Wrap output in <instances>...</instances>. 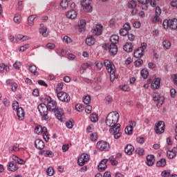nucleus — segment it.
Returning a JSON list of instances; mask_svg holds the SVG:
<instances>
[{"mask_svg": "<svg viewBox=\"0 0 177 177\" xmlns=\"http://www.w3.org/2000/svg\"><path fill=\"white\" fill-rule=\"evenodd\" d=\"M120 120V114L118 112L109 113L105 120V124L107 127H109V132L111 135H113L114 139H118L121 136V124L118 122Z\"/></svg>", "mask_w": 177, "mask_h": 177, "instance_id": "1", "label": "nucleus"}, {"mask_svg": "<svg viewBox=\"0 0 177 177\" xmlns=\"http://www.w3.org/2000/svg\"><path fill=\"white\" fill-rule=\"evenodd\" d=\"M104 65L106 67L108 73H110V80L111 82H113V81L115 80V66L109 59L104 62Z\"/></svg>", "mask_w": 177, "mask_h": 177, "instance_id": "2", "label": "nucleus"}, {"mask_svg": "<svg viewBox=\"0 0 177 177\" xmlns=\"http://www.w3.org/2000/svg\"><path fill=\"white\" fill-rule=\"evenodd\" d=\"M37 109L40 113L41 120L44 121H48V120L49 119V117L48 116V113L49 111V109H48L46 104L44 103L39 104L37 106Z\"/></svg>", "mask_w": 177, "mask_h": 177, "instance_id": "3", "label": "nucleus"}, {"mask_svg": "<svg viewBox=\"0 0 177 177\" xmlns=\"http://www.w3.org/2000/svg\"><path fill=\"white\" fill-rule=\"evenodd\" d=\"M146 48H147V44L145 42L142 43L141 46L134 51V57H136L137 59H140V57L145 55V50Z\"/></svg>", "mask_w": 177, "mask_h": 177, "instance_id": "4", "label": "nucleus"}, {"mask_svg": "<svg viewBox=\"0 0 177 177\" xmlns=\"http://www.w3.org/2000/svg\"><path fill=\"white\" fill-rule=\"evenodd\" d=\"M155 133L158 135H161V133H164L165 131V123L164 121H159L156 124L154 128Z\"/></svg>", "mask_w": 177, "mask_h": 177, "instance_id": "5", "label": "nucleus"}, {"mask_svg": "<svg viewBox=\"0 0 177 177\" xmlns=\"http://www.w3.org/2000/svg\"><path fill=\"white\" fill-rule=\"evenodd\" d=\"M57 96L60 102L68 103L70 102V95L64 91H59L57 93Z\"/></svg>", "mask_w": 177, "mask_h": 177, "instance_id": "6", "label": "nucleus"}, {"mask_svg": "<svg viewBox=\"0 0 177 177\" xmlns=\"http://www.w3.org/2000/svg\"><path fill=\"white\" fill-rule=\"evenodd\" d=\"M55 115L59 121L63 122L66 120V116L64 115V111L63 109L60 107H57L56 110L55 111Z\"/></svg>", "mask_w": 177, "mask_h": 177, "instance_id": "7", "label": "nucleus"}, {"mask_svg": "<svg viewBox=\"0 0 177 177\" xmlns=\"http://www.w3.org/2000/svg\"><path fill=\"white\" fill-rule=\"evenodd\" d=\"M81 6L84 10L88 13H91V12H92V0H83L81 2Z\"/></svg>", "mask_w": 177, "mask_h": 177, "instance_id": "8", "label": "nucleus"}, {"mask_svg": "<svg viewBox=\"0 0 177 177\" xmlns=\"http://www.w3.org/2000/svg\"><path fill=\"white\" fill-rule=\"evenodd\" d=\"M97 148L101 151H109L110 150V144L107 142L100 141L97 143Z\"/></svg>", "mask_w": 177, "mask_h": 177, "instance_id": "9", "label": "nucleus"}, {"mask_svg": "<svg viewBox=\"0 0 177 177\" xmlns=\"http://www.w3.org/2000/svg\"><path fill=\"white\" fill-rule=\"evenodd\" d=\"M47 102V109L49 111H55L57 109V102L49 97Z\"/></svg>", "mask_w": 177, "mask_h": 177, "instance_id": "10", "label": "nucleus"}, {"mask_svg": "<svg viewBox=\"0 0 177 177\" xmlns=\"http://www.w3.org/2000/svg\"><path fill=\"white\" fill-rule=\"evenodd\" d=\"M88 161H89V155L87 153H83L79 158L77 162L80 167H84L85 163L88 162Z\"/></svg>", "mask_w": 177, "mask_h": 177, "instance_id": "11", "label": "nucleus"}, {"mask_svg": "<svg viewBox=\"0 0 177 177\" xmlns=\"http://www.w3.org/2000/svg\"><path fill=\"white\" fill-rule=\"evenodd\" d=\"M153 99L154 102H158L157 106H158V104L162 106V103H164L165 100V97H164V96H160V93H158L153 94Z\"/></svg>", "mask_w": 177, "mask_h": 177, "instance_id": "12", "label": "nucleus"}, {"mask_svg": "<svg viewBox=\"0 0 177 177\" xmlns=\"http://www.w3.org/2000/svg\"><path fill=\"white\" fill-rule=\"evenodd\" d=\"M107 161H109L108 159H103L101 160L98 165V171L100 172H103V171H106L107 169Z\"/></svg>", "mask_w": 177, "mask_h": 177, "instance_id": "13", "label": "nucleus"}, {"mask_svg": "<svg viewBox=\"0 0 177 177\" xmlns=\"http://www.w3.org/2000/svg\"><path fill=\"white\" fill-rule=\"evenodd\" d=\"M108 48L109 49V53L111 56H115L117 55V53L118 52V48H117L116 44H110L108 46Z\"/></svg>", "mask_w": 177, "mask_h": 177, "instance_id": "14", "label": "nucleus"}, {"mask_svg": "<svg viewBox=\"0 0 177 177\" xmlns=\"http://www.w3.org/2000/svg\"><path fill=\"white\" fill-rule=\"evenodd\" d=\"M35 146L36 149H38V150H42L44 147H45V142H44L41 139H37L35 141Z\"/></svg>", "mask_w": 177, "mask_h": 177, "instance_id": "15", "label": "nucleus"}, {"mask_svg": "<svg viewBox=\"0 0 177 177\" xmlns=\"http://www.w3.org/2000/svg\"><path fill=\"white\" fill-rule=\"evenodd\" d=\"M39 34H41L42 37H48V28L45 27L44 24H40V28L39 29Z\"/></svg>", "mask_w": 177, "mask_h": 177, "instance_id": "16", "label": "nucleus"}, {"mask_svg": "<svg viewBox=\"0 0 177 177\" xmlns=\"http://www.w3.org/2000/svg\"><path fill=\"white\" fill-rule=\"evenodd\" d=\"M103 30V26L102 25H97L95 28L92 30V32L94 35L97 37L98 35H102V31Z\"/></svg>", "mask_w": 177, "mask_h": 177, "instance_id": "17", "label": "nucleus"}, {"mask_svg": "<svg viewBox=\"0 0 177 177\" xmlns=\"http://www.w3.org/2000/svg\"><path fill=\"white\" fill-rule=\"evenodd\" d=\"M86 22L85 20L82 19L79 21L78 27L80 32H84L86 30Z\"/></svg>", "mask_w": 177, "mask_h": 177, "instance_id": "18", "label": "nucleus"}, {"mask_svg": "<svg viewBox=\"0 0 177 177\" xmlns=\"http://www.w3.org/2000/svg\"><path fill=\"white\" fill-rule=\"evenodd\" d=\"M89 67H92V62H87L86 64H82V66L80 70V74H84L86 71L87 68H89Z\"/></svg>", "mask_w": 177, "mask_h": 177, "instance_id": "19", "label": "nucleus"}, {"mask_svg": "<svg viewBox=\"0 0 177 177\" xmlns=\"http://www.w3.org/2000/svg\"><path fill=\"white\" fill-rule=\"evenodd\" d=\"M8 171H11V172H15V171H17L19 169V167L14 161L10 162L8 165Z\"/></svg>", "mask_w": 177, "mask_h": 177, "instance_id": "20", "label": "nucleus"}, {"mask_svg": "<svg viewBox=\"0 0 177 177\" xmlns=\"http://www.w3.org/2000/svg\"><path fill=\"white\" fill-rule=\"evenodd\" d=\"M160 78L157 77L153 80L151 86L152 89H158V88H160Z\"/></svg>", "mask_w": 177, "mask_h": 177, "instance_id": "21", "label": "nucleus"}, {"mask_svg": "<svg viewBox=\"0 0 177 177\" xmlns=\"http://www.w3.org/2000/svg\"><path fill=\"white\" fill-rule=\"evenodd\" d=\"M17 111V115L21 121H23L24 120V110L23 108L20 107L18 108V109L16 111Z\"/></svg>", "mask_w": 177, "mask_h": 177, "instance_id": "22", "label": "nucleus"}, {"mask_svg": "<svg viewBox=\"0 0 177 177\" xmlns=\"http://www.w3.org/2000/svg\"><path fill=\"white\" fill-rule=\"evenodd\" d=\"M169 28L171 30H176L177 28V19H173L169 20Z\"/></svg>", "mask_w": 177, "mask_h": 177, "instance_id": "23", "label": "nucleus"}, {"mask_svg": "<svg viewBox=\"0 0 177 177\" xmlns=\"http://www.w3.org/2000/svg\"><path fill=\"white\" fill-rule=\"evenodd\" d=\"M154 155H148L147 156V165H149V167H151L154 164Z\"/></svg>", "mask_w": 177, "mask_h": 177, "instance_id": "24", "label": "nucleus"}, {"mask_svg": "<svg viewBox=\"0 0 177 177\" xmlns=\"http://www.w3.org/2000/svg\"><path fill=\"white\" fill-rule=\"evenodd\" d=\"M133 150H135V148L132 145H127V147L124 148V151L126 154H128V156H131L132 153L133 152Z\"/></svg>", "mask_w": 177, "mask_h": 177, "instance_id": "25", "label": "nucleus"}, {"mask_svg": "<svg viewBox=\"0 0 177 177\" xmlns=\"http://www.w3.org/2000/svg\"><path fill=\"white\" fill-rule=\"evenodd\" d=\"M66 16L68 17V19H75V17H77V12L73 10L68 11Z\"/></svg>", "mask_w": 177, "mask_h": 177, "instance_id": "26", "label": "nucleus"}, {"mask_svg": "<svg viewBox=\"0 0 177 177\" xmlns=\"http://www.w3.org/2000/svg\"><path fill=\"white\" fill-rule=\"evenodd\" d=\"M95 42H96V39H95V37H93V36L86 39V44L88 46H92V45H95Z\"/></svg>", "mask_w": 177, "mask_h": 177, "instance_id": "27", "label": "nucleus"}, {"mask_svg": "<svg viewBox=\"0 0 177 177\" xmlns=\"http://www.w3.org/2000/svg\"><path fill=\"white\" fill-rule=\"evenodd\" d=\"M118 39H120V37H118V35H113L110 38V42L111 45H117L118 44Z\"/></svg>", "mask_w": 177, "mask_h": 177, "instance_id": "28", "label": "nucleus"}, {"mask_svg": "<svg viewBox=\"0 0 177 177\" xmlns=\"http://www.w3.org/2000/svg\"><path fill=\"white\" fill-rule=\"evenodd\" d=\"M141 5H145L142 7V10H147V3H150V0H138Z\"/></svg>", "mask_w": 177, "mask_h": 177, "instance_id": "29", "label": "nucleus"}, {"mask_svg": "<svg viewBox=\"0 0 177 177\" xmlns=\"http://www.w3.org/2000/svg\"><path fill=\"white\" fill-rule=\"evenodd\" d=\"M124 50L125 52H132L133 50V48L132 47V44L131 43H127L124 46H123Z\"/></svg>", "mask_w": 177, "mask_h": 177, "instance_id": "30", "label": "nucleus"}, {"mask_svg": "<svg viewBox=\"0 0 177 177\" xmlns=\"http://www.w3.org/2000/svg\"><path fill=\"white\" fill-rule=\"evenodd\" d=\"M162 46L165 50H168L171 49V41H169V40H165L162 42Z\"/></svg>", "mask_w": 177, "mask_h": 177, "instance_id": "31", "label": "nucleus"}, {"mask_svg": "<svg viewBox=\"0 0 177 177\" xmlns=\"http://www.w3.org/2000/svg\"><path fill=\"white\" fill-rule=\"evenodd\" d=\"M29 71L34 74V75H38V71H37V66L34 64L29 66Z\"/></svg>", "mask_w": 177, "mask_h": 177, "instance_id": "32", "label": "nucleus"}, {"mask_svg": "<svg viewBox=\"0 0 177 177\" xmlns=\"http://www.w3.org/2000/svg\"><path fill=\"white\" fill-rule=\"evenodd\" d=\"M35 19H37V15H30L28 17V23L29 26H30L31 27L34 26V20H35Z\"/></svg>", "mask_w": 177, "mask_h": 177, "instance_id": "33", "label": "nucleus"}, {"mask_svg": "<svg viewBox=\"0 0 177 177\" xmlns=\"http://www.w3.org/2000/svg\"><path fill=\"white\" fill-rule=\"evenodd\" d=\"M91 100H92V98L89 95H86L83 97V103H84V104H89V103H91Z\"/></svg>", "mask_w": 177, "mask_h": 177, "instance_id": "34", "label": "nucleus"}, {"mask_svg": "<svg viewBox=\"0 0 177 177\" xmlns=\"http://www.w3.org/2000/svg\"><path fill=\"white\" fill-rule=\"evenodd\" d=\"M71 0H62L60 3L61 7L62 9H67L68 8V2H70Z\"/></svg>", "mask_w": 177, "mask_h": 177, "instance_id": "35", "label": "nucleus"}, {"mask_svg": "<svg viewBox=\"0 0 177 177\" xmlns=\"http://www.w3.org/2000/svg\"><path fill=\"white\" fill-rule=\"evenodd\" d=\"M12 160L18 164H24V160L16 156H12Z\"/></svg>", "mask_w": 177, "mask_h": 177, "instance_id": "36", "label": "nucleus"}, {"mask_svg": "<svg viewBox=\"0 0 177 177\" xmlns=\"http://www.w3.org/2000/svg\"><path fill=\"white\" fill-rule=\"evenodd\" d=\"M165 164H167V160L165 158H162L157 162L156 165L157 167H165Z\"/></svg>", "mask_w": 177, "mask_h": 177, "instance_id": "37", "label": "nucleus"}, {"mask_svg": "<svg viewBox=\"0 0 177 177\" xmlns=\"http://www.w3.org/2000/svg\"><path fill=\"white\" fill-rule=\"evenodd\" d=\"M167 154L168 158H174V157L176 156V153L174 151V149L171 151H168Z\"/></svg>", "mask_w": 177, "mask_h": 177, "instance_id": "38", "label": "nucleus"}, {"mask_svg": "<svg viewBox=\"0 0 177 177\" xmlns=\"http://www.w3.org/2000/svg\"><path fill=\"white\" fill-rule=\"evenodd\" d=\"M140 74L142 78L146 79L149 76V71L147 69H142L140 72Z\"/></svg>", "mask_w": 177, "mask_h": 177, "instance_id": "39", "label": "nucleus"}, {"mask_svg": "<svg viewBox=\"0 0 177 177\" xmlns=\"http://www.w3.org/2000/svg\"><path fill=\"white\" fill-rule=\"evenodd\" d=\"M125 133L127 135H132V132H133V129L129 126H127L124 129Z\"/></svg>", "mask_w": 177, "mask_h": 177, "instance_id": "40", "label": "nucleus"}, {"mask_svg": "<svg viewBox=\"0 0 177 177\" xmlns=\"http://www.w3.org/2000/svg\"><path fill=\"white\" fill-rule=\"evenodd\" d=\"M90 118H91V121L92 122H97V121L99 120L97 114H91L90 116Z\"/></svg>", "mask_w": 177, "mask_h": 177, "instance_id": "41", "label": "nucleus"}, {"mask_svg": "<svg viewBox=\"0 0 177 177\" xmlns=\"http://www.w3.org/2000/svg\"><path fill=\"white\" fill-rule=\"evenodd\" d=\"M46 172L48 176H53V174H55V170L53 169V167H48Z\"/></svg>", "mask_w": 177, "mask_h": 177, "instance_id": "42", "label": "nucleus"}, {"mask_svg": "<svg viewBox=\"0 0 177 177\" xmlns=\"http://www.w3.org/2000/svg\"><path fill=\"white\" fill-rule=\"evenodd\" d=\"M129 8L130 9H135L136 8V2L133 0L129 2Z\"/></svg>", "mask_w": 177, "mask_h": 177, "instance_id": "43", "label": "nucleus"}, {"mask_svg": "<svg viewBox=\"0 0 177 177\" xmlns=\"http://www.w3.org/2000/svg\"><path fill=\"white\" fill-rule=\"evenodd\" d=\"M95 64L97 68H98V70H102V68H103V62H102L96 61L95 62Z\"/></svg>", "mask_w": 177, "mask_h": 177, "instance_id": "44", "label": "nucleus"}, {"mask_svg": "<svg viewBox=\"0 0 177 177\" xmlns=\"http://www.w3.org/2000/svg\"><path fill=\"white\" fill-rule=\"evenodd\" d=\"M21 20V17L20 15H17L14 17V22L15 24H20Z\"/></svg>", "mask_w": 177, "mask_h": 177, "instance_id": "45", "label": "nucleus"}, {"mask_svg": "<svg viewBox=\"0 0 177 177\" xmlns=\"http://www.w3.org/2000/svg\"><path fill=\"white\" fill-rule=\"evenodd\" d=\"M136 151L138 156H143L145 154V150L142 148H137Z\"/></svg>", "mask_w": 177, "mask_h": 177, "instance_id": "46", "label": "nucleus"}, {"mask_svg": "<svg viewBox=\"0 0 177 177\" xmlns=\"http://www.w3.org/2000/svg\"><path fill=\"white\" fill-rule=\"evenodd\" d=\"M129 32L127 31L126 29H124V28L120 30V34L122 37H125V35H128Z\"/></svg>", "mask_w": 177, "mask_h": 177, "instance_id": "47", "label": "nucleus"}, {"mask_svg": "<svg viewBox=\"0 0 177 177\" xmlns=\"http://www.w3.org/2000/svg\"><path fill=\"white\" fill-rule=\"evenodd\" d=\"M19 144H15L12 147L10 148V151H19L20 148H19Z\"/></svg>", "mask_w": 177, "mask_h": 177, "instance_id": "48", "label": "nucleus"}, {"mask_svg": "<svg viewBox=\"0 0 177 177\" xmlns=\"http://www.w3.org/2000/svg\"><path fill=\"white\" fill-rule=\"evenodd\" d=\"M41 129H42V126L39 125L36 127L35 129V133H37V135H39V133H42V131H41Z\"/></svg>", "mask_w": 177, "mask_h": 177, "instance_id": "49", "label": "nucleus"}, {"mask_svg": "<svg viewBox=\"0 0 177 177\" xmlns=\"http://www.w3.org/2000/svg\"><path fill=\"white\" fill-rule=\"evenodd\" d=\"M44 157H50V158L53 157V152L50 150L46 151V153H44Z\"/></svg>", "mask_w": 177, "mask_h": 177, "instance_id": "50", "label": "nucleus"}, {"mask_svg": "<svg viewBox=\"0 0 177 177\" xmlns=\"http://www.w3.org/2000/svg\"><path fill=\"white\" fill-rule=\"evenodd\" d=\"M90 138H91V140H92V142H94V140H97V133H91L90 136Z\"/></svg>", "mask_w": 177, "mask_h": 177, "instance_id": "51", "label": "nucleus"}, {"mask_svg": "<svg viewBox=\"0 0 177 177\" xmlns=\"http://www.w3.org/2000/svg\"><path fill=\"white\" fill-rule=\"evenodd\" d=\"M62 89H63V83H59L55 89V92H57V93L58 92H61L60 91H62Z\"/></svg>", "mask_w": 177, "mask_h": 177, "instance_id": "52", "label": "nucleus"}, {"mask_svg": "<svg viewBox=\"0 0 177 177\" xmlns=\"http://www.w3.org/2000/svg\"><path fill=\"white\" fill-rule=\"evenodd\" d=\"M12 109L15 111H17L19 109H20V107H19V102L14 101L12 103Z\"/></svg>", "mask_w": 177, "mask_h": 177, "instance_id": "53", "label": "nucleus"}, {"mask_svg": "<svg viewBox=\"0 0 177 177\" xmlns=\"http://www.w3.org/2000/svg\"><path fill=\"white\" fill-rule=\"evenodd\" d=\"M13 67L15 68V70H19L20 67H21V63H20V62H15V63L13 64Z\"/></svg>", "mask_w": 177, "mask_h": 177, "instance_id": "54", "label": "nucleus"}, {"mask_svg": "<svg viewBox=\"0 0 177 177\" xmlns=\"http://www.w3.org/2000/svg\"><path fill=\"white\" fill-rule=\"evenodd\" d=\"M64 41L66 42V44H71L73 42V40L71 38L68 37V36H64Z\"/></svg>", "mask_w": 177, "mask_h": 177, "instance_id": "55", "label": "nucleus"}, {"mask_svg": "<svg viewBox=\"0 0 177 177\" xmlns=\"http://www.w3.org/2000/svg\"><path fill=\"white\" fill-rule=\"evenodd\" d=\"M142 64H143V61L141 59H139L138 60L135 62L136 67H140Z\"/></svg>", "mask_w": 177, "mask_h": 177, "instance_id": "56", "label": "nucleus"}, {"mask_svg": "<svg viewBox=\"0 0 177 177\" xmlns=\"http://www.w3.org/2000/svg\"><path fill=\"white\" fill-rule=\"evenodd\" d=\"M163 27L165 30H167V28H169V20H164L163 21Z\"/></svg>", "mask_w": 177, "mask_h": 177, "instance_id": "57", "label": "nucleus"}, {"mask_svg": "<svg viewBox=\"0 0 177 177\" xmlns=\"http://www.w3.org/2000/svg\"><path fill=\"white\" fill-rule=\"evenodd\" d=\"M160 21H161V19L158 15H155V17L152 19V23H158Z\"/></svg>", "mask_w": 177, "mask_h": 177, "instance_id": "58", "label": "nucleus"}, {"mask_svg": "<svg viewBox=\"0 0 177 177\" xmlns=\"http://www.w3.org/2000/svg\"><path fill=\"white\" fill-rule=\"evenodd\" d=\"M123 28L129 32V30H131V24H129V22L124 24L123 26Z\"/></svg>", "mask_w": 177, "mask_h": 177, "instance_id": "59", "label": "nucleus"}, {"mask_svg": "<svg viewBox=\"0 0 177 177\" xmlns=\"http://www.w3.org/2000/svg\"><path fill=\"white\" fill-rule=\"evenodd\" d=\"M85 112L87 114H91V113L92 112V106L91 105H87L85 109Z\"/></svg>", "mask_w": 177, "mask_h": 177, "instance_id": "60", "label": "nucleus"}, {"mask_svg": "<svg viewBox=\"0 0 177 177\" xmlns=\"http://www.w3.org/2000/svg\"><path fill=\"white\" fill-rule=\"evenodd\" d=\"M156 16H161V8L158 6L156 8Z\"/></svg>", "mask_w": 177, "mask_h": 177, "instance_id": "61", "label": "nucleus"}, {"mask_svg": "<svg viewBox=\"0 0 177 177\" xmlns=\"http://www.w3.org/2000/svg\"><path fill=\"white\" fill-rule=\"evenodd\" d=\"M93 124H89L87 128H86V131L88 133H91L93 131Z\"/></svg>", "mask_w": 177, "mask_h": 177, "instance_id": "62", "label": "nucleus"}, {"mask_svg": "<svg viewBox=\"0 0 177 177\" xmlns=\"http://www.w3.org/2000/svg\"><path fill=\"white\" fill-rule=\"evenodd\" d=\"M169 172L167 171L166 170H164L162 171V177H169Z\"/></svg>", "mask_w": 177, "mask_h": 177, "instance_id": "63", "label": "nucleus"}, {"mask_svg": "<svg viewBox=\"0 0 177 177\" xmlns=\"http://www.w3.org/2000/svg\"><path fill=\"white\" fill-rule=\"evenodd\" d=\"M171 78H172L175 85H177V74L172 75Z\"/></svg>", "mask_w": 177, "mask_h": 177, "instance_id": "64", "label": "nucleus"}]
</instances>
